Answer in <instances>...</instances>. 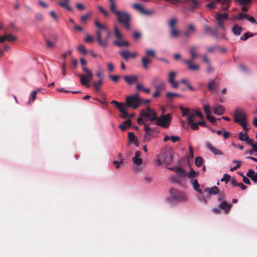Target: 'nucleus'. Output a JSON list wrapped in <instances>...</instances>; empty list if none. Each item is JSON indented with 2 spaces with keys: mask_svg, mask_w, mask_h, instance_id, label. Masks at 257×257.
I'll list each match as a JSON object with an SVG mask.
<instances>
[{
  "mask_svg": "<svg viewBox=\"0 0 257 257\" xmlns=\"http://www.w3.org/2000/svg\"><path fill=\"white\" fill-rule=\"evenodd\" d=\"M234 121L236 123H239L245 132H248L249 129L246 127V115L245 114L244 110L240 108H237L234 110L233 114Z\"/></svg>",
  "mask_w": 257,
  "mask_h": 257,
  "instance_id": "nucleus-1",
  "label": "nucleus"
},
{
  "mask_svg": "<svg viewBox=\"0 0 257 257\" xmlns=\"http://www.w3.org/2000/svg\"><path fill=\"white\" fill-rule=\"evenodd\" d=\"M117 21L127 30L131 29V16L127 12L120 11L116 16Z\"/></svg>",
  "mask_w": 257,
  "mask_h": 257,
  "instance_id": "nucleus-2",
  "label": "nucleus"
},
{
  "mask_svg": "<svg viewBox=\"0 0 257 257\" xmlns=\"http://www.w3.org/2000/svg\"><path fill=\"white\" fill-rule=\"evenodd\" d=\"M94 25L95 27H96L98 29L96 31V36H97V40L99 43V44L103 48H105L108 45V42L107 41V40H102V37H101V30H106L107 27L105 25H102L99 23V22L95 20L94 21Z\"/></svg>",
  "mask_w": 257,
  "mask_h": 257,
  "instance_id": "nucleus-3",
  "label": "nucleus"
},
{
  "mask_svg": "<svg viewBox=\"0 0 257 257\" xmlns=\"http://www.w3.org/2000/svg\"><path fill=\"white\" fill-rule=\"evenodd\" d=\"M113 30L114 36L117 40L113 41V44L118 47L130 46V43L128 42L122 40V35L116 25L114 26Z\"/></svg>",
  "mask_w": 257,
  "mask_h": 257,
  "instance_id": "nucleus-4",
  "label": "nucleus"
},
{
  "mask_svg": "<svg viewBox=\"0 0 257 257\" xmlns=\"http://www.w3.org/2000/svg\"><path fill=\"white\" fill-rule=\"evenodd\" d=\"M173 158V154L171 151L168 150L163 153L158 159V162L159 165H170Z\"/></svg>",
  "mask_w": 257,
  "mask_h": 257,
  "instance_id": "nucleus-5",
  "label": "nucleus"
},
{
  "mask_svg": "<svg viewBox=\"0 0 257 257\" xmlns=\"http://www.w3.org/2000/svg\"><path fill=\"white\" fill-rule=\"evenodd\" d=\"M177 22L178 20L176 18H172L168 21L169 33L172 38H177L181 34V32L176 26Z\"/></svg>",
  "mask_w": 257,
  "mask_h": 257,
  "instance_id": "nucleus-6",
  "label": "nucleus"
},
{
  "mask_svg": "<svg viewBox=\"0 0 257 257\" xmlns=\"http://www.w3.org/2000/svg\"><path fill=\"white\" fill-rule=\"evenodd\" d=\"M141 103L142 101L137 94L133 96H128L126 98L125 104L128 107L137 109Z\"/></svg>",
  "mask_w": 257,
  "mask_h": 257,
  "instance_id": "nucleus-7",
  "label": "nucleus"
},
{
  "mask_svg": "<svg viewBox=\"0 0 257 257\" xmlns=\"http://www.w3.org/2000/svg\"><path fill=\"white\" fill-rule=\"evenodd\" d=\"M140 115L144 118L149 120L151 122H153L158 118L157 112L150 107L142 110Z\"/></svg>",
  "mask_w": 257,
  "mask_h": 257,
  "instance_id": "nucleus-8",
  "label": "nucleus"
},
{
  "mask_svg": "<svg viewBox=\"0 0 257 257\" xmlns=\"http://www.w3.org/2000/svg\"><path fill=\"white\" fill-rule=\"evenodd\" d=\"M155 124L159 125L164 128H167L169 126L171 121V117L170 113L163 115L156 119Z\"/></svg>",
  "mask_w": 257,
  "mask_h": 257,
  "instance_id": "nucleus-9",
  "label": "nucleus"
},
{
  "mask_svg": "<svg viewBox=\"0 0 257 257\" xmlns=\"http://www.w3.org/2000/svg\"><path fill=\"white\" fill-rule=\"evenodd\" d=\"M112 104H114L115 107L119 109V112L121 113V117L123 118L128 117L129 114L125 110V107L123 103L119 102L115 100H112L110 102Z\"/></svg>",
  "mask_w": 257,
  "mask_h": 257,
  "instance_id": "nucleus-10",
  "label": "nucleus"
},
{
  "mask_svg": "<svg viewBox=\"0 0 257 257\" xmlns=\"http://www.w3.org/2000/svg\"><path fill=\"white\" fill-rule=\"evenodd\" d=\"M228 19V15L226 13L220 14L216 13V20L217 22L218 27L222 30H224V22Z\"/></svg>",
  "mask_w": 257,
  "mask_h": 257,
  "instance_id": "nucleus-11",
  "label": "nucleus"
},
{
  "mask_svg": "<svg viewBox=\"0 0 257 257\" xmlns=\"http://www.w3.org/2000/svg\"><path fill=\"white\" fill-rule=\"evenodd\" d=\"M182 3L186 6L188 10L191 12H194L200 6V2L195 0H188Z\"/></svg>",
  "mask_w": 257,
  "mask_h": 257,
  "instance_id": "nucleus-12",
  "label": "nucleus"
},
{
  "mask_svg": "<svg viewBox=\"0 0 257 257\" xmlns=\"http://www.w3.org/2000/svg\"><path fill=\"white\" fill-rule=\"evenodd\" d=\"M144 130L145 131V135L144 137V141L146 142L149 141L152 137H154L155 132L154 129L150 127L149 123L144 124Z\"/></svg>",
  "mask_w": 257,
  "mask_h": 257,
  "instance_id": "nucleus-13",
  "label": "nucleus"
},
{
  "mask_svg": "<svg viewBox=\"0 0 257 257\" xmlns=\"http://www.w3.org/2000/svg\"><path fill=\"white\" fill-rule=\"evenodd\" d=\"M152 84L156 90H164L166 88L165 83L158 77H155L152 80Z\"/></svg>",
  "mask_w": 257,
  "mask_h": 257,
  "instance_id": "nucleus-14",
  "label": "nucleus"
},
{
  "mask_svg": "<svg viewBox=\"0 0 257 257\" xmlns=\"http://www.w3.org/2000/svg\"><path fill=\"white\" fill-rule=\"evenodd\" d=\"M170 193L172 197L177 201H183L186 199V197L184 193L178 192L174 188L170 190Z\"/></svg>",
  "mask_w": 257,
  "mask_h": 257,
  "instance_id": "nucleus-15",
  "label": "nucleus"
},
{
  "mask_svg": "<svg viewBox=\"0 0 257 257\" xmlns=\"http://www.w3.org/2000/svg\"><path fill=\"white\" fill-rule=\"evenodd\" d=\"M177 73L174 71H171L169 74L168 81L173 88H177L179 85V82L175 81V78Z\"/></svg>",
  "mask_w": 257,
  "mask_h": 257,
  "instance_id": "nucleus-16",
  "label": "nucleus"
},
{
  "mask_svg": "<svg viewBox=\"0 0 257 257\" xmlns=\"http://www.w3.org/2000/svg\"><path fill=\"white\" fill-rule=\"evenodd\" d=\"M119 54L126 61L130 58H135L137 56L136 53H132L128 50L120 51L119 52Z\"/></svg>",
  "mask_w": 257,
  "mask_h": 257,
  "instance_id": "nucleus-17",
  "label": "nucleus"
},
{
  "mask_svg": "<svg viewBox=\"0 0 257 257\" xmlns=\"http://www.w3.org/2000/svg\"><path fill=\"white\" fill-rule=\"evenodd\" d=\"M206 147L207 149L210 150L215 155H223V153L220 150L215 148L211 143L207 142L206 144Z\"/></svg>",
  "mask_w": 257,
  "mask_h": 257,
  "instance_id": "nucleus-18",
  "label": "nucleus"
},
{
  "mask_svg": "<svg viewBox=\"0 0 257 257\" xmlns=\"http://www.w3.org/2000/svg\"><path fill=\"white\" fill-rule=\"evenodd\" d=\"M194 60H185L184 62L187 65L188 69L192 71H198L200 69V67L198 65L194 64L192 62Z\"/></svg>",
  "mask_w": 257,
  "mask_h": 257,
  "instance_id": "nucleus-19",
  "label": "nucleus"
},
{
  "mask_svg": "<svg viewBox=\"0 0 257 257\" xmlns=\"http://www.w3.org/2000/svg\"><path fill=\"white\" fill-rule=\"evenodd\" d=\"M17 39V38L10 34H6L2 36H0V42L3 43L5 41L8 40L11 42H14Z\"/></svg>",
  "mask_w": 257,
  "mask_h": 257,
  "instance_id": "nucleus-20",
  "label": "nucleus"
},
{
  "mask_svg": "<svg viewBox=\"0 0 257 257\" xmlns=\"http://www.w3.org/2000/svg\"><path fill=\"white\" fill-rule=\"evenodd\" d=\"M213 110L214 114L218 115L223 114L225 112V109L223 106L219 104H216L213 107Z\"/></svg>",
  "mask_w": 257,
  "mask_h": 257,
  "instance_id": "nucleus-21",
  "label": "nucleus"
},
{
  "mask_svg": "<svg viewBox=\"0 0 257 257\" xmlns=\"http://www.w3.org/2000/svg\"><path fill=\"white\" fill-rule=\"evenodd\" d=\"M198 49V47L197 46L194 45L190 47L189 48V53L191 55V58L190 60H195L198 56L196 51Z\"/></svg>",
  "mask_w": 257,
  "mask_h": 257,
  "instance_id": "nucleus-22",
  "label": "nucleus"
},
{
  "mask_svg": "<svg viewBox=\"0 0 257 257\" xmlns=\"http://www.w3.org/2000/svg\"><path fill=\"white\" fill-rule=\"evenodd\" d=\"M70 0H61L57 4L62 8L66 9L68 11L71 12L72 8L69 6Z\"/></svg>",
  "mask_w": 257,
  "mask_h": 257,
  "instance_id": "nucleus-23",
  "label": "nucleus"
},
{
  "mask_svg": "<svg viewBox=\"0 0 257 257\" xmlns=\"http://www.w3.org/2000/svg\"><path fill=\"white\" fill-rule=\"evenodd\" d=\"M196 32V29L193 24L188 25L187 30L184 32V35L186 37H190L193 33Z\"/></svg>",
  "mask_w": 257,
  "mask_h": 257,
  "instance_id": "nucleus-24",
  "label": "nucleus"
},
{
  "mask_svg": "<svg viewBox=\"0 0 257 257\" xmlns=\"http://www.w3.org/2000/svg\"><path fill=\"white\" fill-rule=\"evenodd\" d=\"M219 208L224 210L225 213H227L230 211L231 205L228 204L226 201H223L219 204Z\"/></svg>",
  "mask_w": 257,
  "mask_h": 257,
  "instance_id": "nucleus-25",
  "label": "nucleus"
},
{
  "mask_svg": "<svg viewBox=\"0 0 257 257\" xmlns=\"http://www.w3.org/2000/svg\"><path fill=\"white\" fill-rule=\"evenodd\" d=\"M124 79L125 82L128 84H132L134 83H136L138 81V78L136 76L134 75H127L124 77Z\"/></svg>",
  "mask_w": 257,
  "mask_h": 257,
  "instance_id": "nucleus-26",
  "label": "nucleus"
},
{
  "mask_svg": "<svg viewBox=\"0 0 257 257\" xmlns=\"http://www.w3.org/2000/svg\"><path fill=\"white\" fill-rule=\"evenodd\" d=\"M132 121L130 119H127L123 121L121 124L118 126V127L122 131H125L127 128L131 127Z\"/></svg>",
  "mask_w": 257,
  "mask_h": 257,
  "instance_id": "nucleus-27",
  "label": "nucleus"
},
{
  "mask_svg": "<svg viewBox=\"0 0 257 257\" xmlns=\"http://www.w3.org/2000/svg\"><path fill=\"white\" fill-rule=\"evenodd\" d=\"M218 84L214 80H211L207 84V89L212 92H216Z\"/></svg>",
  "mask_w": 257,
  "mask_h": 257,
  "instance_id": "nucleus-28",
  "label": "nucleus"
},
{
  "mask_svg": "<svg viewBox=\"0 0 257 257\" xmlns=\"http://www.w3.org/2000/svg\"><path fill=\"white\" fill-rule=\"evenodd\" d=\"M110 1L109 9L110 11L116 16L120 11L116 9V5L114 0H109Z\"/></svg>",
  "mask_w": 257,
  "mask_h": 257,
  "instance_id": "nucleus-29",
  "label": "nucleus"
},
{
  "mask_svg": "<svg viewBox=\"0 0 257 257\" xmlns=\"http://www.w3.org/2000/svg\"><path fill=\"white\" fill-rule=\"evenodd\" d=\"M204 192L211 195H215L218 193L219 189L216 186H214L211 188H205L204 189Z\"/></svg>",
  "mask_w": 257,
  "mask_h": 257,
  "instance_id": "nucleus-30",
  "label": "nucleus"
},
{
  "mask_svg": "<svg viewBox=\"0 0 257 257\" xmlns=\"http://www.w3.org/2000/svg\"><path fill=\"white\" fill-rule=\"evenodd\" d=\"M78 77L80 78V82L82 85L86 86L87 87H89L88 83L90 79L86 77L83 74H79Z\"/></svg>",
  "mask_w": 257,
  "mask_h": 257,
  "instance_id": "nucleus-31",
  "label": "nucleus"
},
{
  "mask_svg": "<svg viewBox=\"0 0 257 257\" xmlns=\"http://www.w3.org/2000/svg\"><path fill=\"white\" fill-rule=\"evenodd\" d=\"M134 9L137 10L141 14H144L146 12V10L142 7V6L138 3H135L133 5Z\"/></svg>",
  "mask_w": 257,
  "mask_h": 257,
  "instance_id": "nucleus-32",
  "label": "nucleus"
},
{
  "mask_svg": "<svg viewBox=\"0 0 257 257\" xmlns=\"http://www.w3.org/2000/svg\"><path fill=\"white\" fill-rule=\"evenodd\" d=\"M151 63V60L147 57H143L142 59V66L144 68L147 69L148 68V66Z\"/></svg>",
  "mask_w": 257,
  "mask_h": 257,
  "instance_id": "nucleus-33",
  "label": "nucleus"
},
{
  "mask_svg": "<svg viewBox=\"0 0 257 257\" xmlns=\"http://www.w3.org/2000/svg\"><path fill=\"white\" fill-rule=\"evenodd\" d=\"M232 32L236 35H240L242 32V28L238 25H235L232 29Z\"/></svg>",
  "mask_w": 257,
  "mask_h": 257,
  "instance_id": "nucleus-34",
  "label": "nucleus"
},
{
  "mask_svg": "<svg viewBox=\"0 0 257 257\" xmlns=\"http://www.w3.org/2000/svg\"><path fill=\"white\" fill-rule=\"evenodd\" d=\"M231 3V0H223L221 3V9L223 10H227Z\"/></svg>",
  "mask_w": 257,
  "mask_h": 257,
  "instance_id": "nucleus-35",
  "label": "nucleus"
},
{
  "mask_svg": "<svg viewBox=\"0 0 257 257\" xmlns=\"http://www.w3.org/2000/svg\"><path fill=\"white\" fill-rule=\"evenodd\" d=\"M192 184L194 189L200 194H202V191L199 189V184L197 179H194L192 181Z\"/></svg>",
  "mask_w": 257,
  "mask_h": 257,
  "instance_id": "nucleus-36",
  "label": "nucleus"
},
{
  "mask_svg": "<svg viewBox=\"0 0 257 257\" xmlns=\"http://www.w3.org/2000/svg\"><path fill=\"white\" fill-rule=\"evenodd\" d=\"M92 14L91 13H88L82 16L80 18V21L81 23L85 24L87 20L90 19Z\"/></svg>",
  "mask_w": 257,
  "mask_h": 257,
  "instance_id": "nucleus-37",
  "label": "nucleus"
},
{
  "mask_svg": "<svg viewBox=\"0 0 257 257\" xmlns=\"http://www.w3.org/2000/svg\"><path fill=\"white\" fill-rule=\"evenodd\" d=\"M166 96L167 98V99L169 100H172L175 97H181L182 95L178 93L168 92L166 93Z\"/></svg>",
  "mask_w": 257,
  "mask_h": 257,
  "instance_id": "nucleus-38",
  "label": "nucleus"
},
{
  "mask_svg": "<svg viewBox=\"0 0 257 257\" xmlns=\"http://www.w3.org/2000/svg\"><path fill=\"white\" fill-rule=\"evenodd\" d=\"M83 71L85 73V75H84L86 77L91 79L93 77V74L92 72L89 70L87 67H83L82 68Z\"/></svg>",
  "mask_w": 257,
  "mask_h": 257,
  "instance_id": "nucleus-39",
  "label": "nucleus"
},
{
  "mask_svg": "<svg viewBox=\"0 0 257 257\" xmlns=\"http://www.w3.org/2000/svg\"><path fill=\"white\" fill-rule=\"evenodd\" d=\"M102 79H100L98 81L94 82L93 83V87L95 90L97 91H99L100 90L101 86L102 84Z\"/></svg>",
  "mask_w": 257,
  "mask_h": 257,
  "instance_id": "nucleus-40",
  "label": "nucleus"
},
{
  "mask_svg": "<svg viewBox=\"0 0 257 257\" xmlns=\"http://www.w3.org/2000/svg\"><path fill=\"white\" fill-rule=\"evenodd\" d=\"M77 49L80 53L83 55H86L87 53V50L83 45H79Z\"/></svg>",
  "mask_w": 257,
  "mask_h": 257,
  "instance_id": "nucleus-41",
  "label": "nucleus"
},
{
  "mask_svg": "<svg viewBox=\"0 0 257 257\" xmlns=\"http://www.w3.org/2000/svg\"><path fill=\"white\" fill-rule=\"evenodd\" d=\"M198 173L196 172L192 168H191L189 172L187 174V176L189 178H194L196 177L198 175Z\"/></svg>",
  "mask_w": 257,
  "mask_h": 257,
  "instance_id": "nucleus-42",
  "label": "nucleus"
},
{
  "mask_svg": "<svg viewBox=\"0 0 257 257\" xmlns=\"http://www.w3.org/2000/svg\"><path fill=\"white\" fill-rule=\"evenodd\" d=\"M253 36V34L249 32H246L243 35H242L240 37L241 40H246L247 39H248L249 37H252Z\"/></svg>",
  "mask_w": 257,
  "mask_h": 257,
  "instance_id": "nucleus-43",
  "label": "nucleus"
},
{
  "mask_svg": "<svg viewBox=\"0 0 257 257\" xmlns=\"http://www.w3.org/2000/svg\"><path fill=\"white\" fill-rule=\"evenodd\" d=\"M128 138L131 143L135 142L137 139L133 132L128 133Z\"/></svg>",
  "mask_w": 257,
  "mask_h": 257,
  "instance_id": "nucleus-44",
  "label": "nucleus"
},
{
  "mask_svg": "<svg viewBox=\"0 0 257 257\" xmlns=\"http://www.w3.org/2000/svg\"><path fill=\"white\" fill-rule=\"evenodd\" d=\"M195 165L200 167L203 164V159L201 157H197L195 160Z\"/></svg>",
  "mask_w": 257,
  "mask_h": 257,
  "instance_id": "nucleus-45",
  "label": "nucleus"
},
{
  "mask_svg": "<svg viewBox=\"0 0 257 257\" xmlns=\"http://www.w3.org/2000/svg\"><path fill=\"white\" fill-rule=\"evenodd\" d=\"M231 180V176L227 174H224L223 178L221 179L220 181L221 182H225L226 184H227L228 182H229Z\"/></svg>",
  "mask_w": 257,
  "mask_h": 257,
  "instance_id": "nucleus-46",
  "label": "nucleus"
},
{
  "mask_svg": "<svg viewBox=\"0 0 257 257\" xmlns=\"http://www.w3.org/2000/svg\"><path fill=\"white\" fill-rule=\"evenodd\" d=\"M97 9L101 13H102L104 15V16L105 17H108L109 13L107 11L105 10L101 6H98Z\"/></svg>",
  "mask_w": 257,
  "mask_h": 257,
  "instance_id": "nucleus-47",
  "label": "nucleus"
},
{
  "mask_svg": "<svg viewBox=\"0 0 257 257\" xmlns=\"http://www.w3.org/2000/svg\"><path fill=\"white\" fill-rule=\"evenodd\" d=\"M194 157V153H193V149L192 146H189V154L187 156V159L188 160H191Z\"/></svg>",
  "mask_w": 257,
  "mask_h": 257,
  "instance_id": "nucleus-48",
  "label": "nucleus"
},
{
  "mask_svg": "<svg viewBox=\"0 0 257 257\" xmlns=\"http://www.w3.org/2000/svg\"><path fill=\"white\" fill-rule=\"evenodd\" d=\"M180 110L182 113L183 116L188 115L190 112V110L188 108H184L182 106L180 107Z\"/></svg>",
  "mask_w": 257,
  "mask_h": 257,
  "instance_id": "nucleus-49",
  "label": "nucleus"
},
{
  "mask_svg": "<svg viewBox=\"0 0 257 257\" xmlns=\"http://www.w3.org/2000/svg\"><path fill=\"white\" fill-rule=\"evenodd\" d=\"M203 108H204V112L206 114V116L210 115L211 114V112L210 107L209 106V105H205L204 106Z\"/></svg>",
  "mask_w": 257,
  "mask_h": 257,
  "instance_id": "nucleus-50",
  "label": "nucleus"
},
{
  "mask_svg": "<svg viewBox=\"0 0 257 257\" xmlns=\"http://www.w3.org/2000/svg\"><path fill=\"white\" fill-rule=\"evenodd\" d=\"M146 55L148 56L155 57L156 54L154 50L152 49H148L146 51Z\"/></svg>",
  "mask_w": 257,
  "mask_h": 257,
  "instance_id": "nucleus-51",
  "label": "nucleus"
},
{
  "mask_svg": "<svg viewBox=\"0 0 257 257\" xmlns=\"http://www.w3.org/2000/svg\"><path fill=\"white\" fill-rule=\"evenodd\" d=\"M133 162L137 165H140L143 162L142 159L140 158H133Z\"/></svg>",
  "mask_w": 257,
  "mask_h": 257,
  "instance_id": "nucleus-52",
  "label": "nucleus"
},
{
  "mask_svg": "<svg viewBox=\"0 0 257 257\" xmlns=\"http://www.w3.org/2000/svg\"><path fill=\"white\" fill-rule=\"evenodd\" d=\"M247 16V14L245 13H239L236 17L235 19L237 20H241L244 18H245V17Z\"/></svg>",
  "mask_w": 257,
  "mask_h": 257,
  "instance_id": "nucleus-53",
  "label": "nucleus"
},
{
  "mask_svg": "<svg viewBox=\"0 0 257 257\" xmlns=\"http://www.w3.org/2000/svg\"><path fill=\"white\" fill-rule=\"evenodd\" d=\"M189 124L190 125L191 128L193 130H197L199 128L197 122H194V121H192V123H189Z\"/></svg>",
  "mask_w": 257,
  "mask_h": 257,
  "instance_id": "nucleus-54",
  "label": "nucleus"
},
{
  "mask_svg": "<svg viewBox=\"0 0 257 257\" xmlns=\"http://www.w3.org/2000/svg\"><path fill=\"white\" fill-rule=\"evenodd\" d=\"M244 141L248 145H250L252 147V145L254 144L253 143V141L252 139H249L248 136L245 137V139H244Z\"/></svg>",
  "mask_w": 257,
  "mask_h": 257,
  "instance_id": "nucleus-55",
  "label": "nucleus"
},
{
  "mask_svg": "<svg viewBox=\"0 0 257 257\" xmlns=\"http://www.w3.org/2000/svg\"><path fill=\"white\" fill-rule=\"evenodd\" d=\"M247 133V132H245V133H243L242 132H240L239 134V136H238L239 139L241 141H244V139H245V137L248 136Z\"/></svg>",
  "mask_w": 257,
  "mask_h": 257,
  "instance_id": "nucleus-56",
  "label": "nucleus"
},
{
  "mask_svg": "<svg viewBox=\"0 0 257 257\" xmlns=\"http://www.w3.org/2000/svg\"><path fill=\"white\" fill-rule=\"evenodd\" d=\"M84 40L86 43H89L93 42L94 41V39L91 36L87 35Z\"/></svg>",
  "mask_w": 257,
  "mask_h": 257,
  "instance_id": "nucleus-57",
  "label": "nucleus"
},
{
  "mask_svg": "<svg viewBox=\"0 0 257 257\" xmlns=\"http://www.w3.org/2000/svg\"><path fill=\"white\" fill-rule=\"evenodd\" d=\"M123 159H122L120 161L118 162L117 161H114L113 162V164L115 165V167L116 169H118L120 167V166L122 163Z\"/></svg>",
  "mask_w": 257,
  "mask_h": 257,
  "instance_id": "nucleus-58",
  "label": "nucleus"
},
{
  "mask_svg": "<svg viewBox=\"0 0 257 257\" xmlns=\"http://www.w3.org/2000/svg\"><path fill=\"white\" fill-rule=\"evenodd\" d=\"M241 175L242 176V180H243V182L247 185H250L251 183H250L249 179L248 178L243 176L242 173H241Z\"/></svg>",
  "mask_w": 257,
  "mask_h": 257,
  "instance_id": "nucleus-59",
  "label": "nucleus"
},
{
  "mask_svg": "<svg viewBox=\"0 0 257 257\" xmlns=\"http://www.w3.org/2000/svg\"><path fill=\"white\" fill-rule=\"evenodd\" d=\"M109 78H110L113 82H117L118 79L120 78V76L118 75H110L109 76Z\"/></svg>",
  "mask_w": 257,
  "mask_h": 257,
  "instance_id": "nucleus-60",
  "label": "nucleus"
},
{
  "mask_svg": "<svg viewBox=\"0 0 257 257\" xmlns=\"http://www.w3.org/2000/svg\"><path fill=\"white\" fill-rule=\"evenodd\" d=\"M245 19H246L248 21L252 23H255L256 24V22L254 19V18L251 16H250L249 15L247 14V16L245 17Z\"/></svg>",
  "mask_w": 257,
  "mask_h": 257,
  "instance_id": "nucleus-61",
  "label": "nucleus"
},
{
  "mask_svg": "<svg viewBox=\"0 0 257 257\" xmlns=\"http://www.w3.org/2000/svg\"><path fill=\"white\" fill-rule=\"evenodd\" d=\"M231 180V183L233 187H237L239 185V182H237L236 179L234 178H232Z\"/></svg>",
  "mask_w": 257,
  "mask_h": 257,
  "instance_id": "nucleus-62",
  "label": "nucleus"
},
{
  "mask_svg": "<svg viewBox=\"0 0 257 257\" xmlns=\"http://www.w3.org/2000/svg\"><path fill=\"white\" fill-rule=\"evenodd\" d=\"M207 119L209 120L211 123H214L216 121V118L213 116L208 115L206 116Z\"/></svg>",
  "mask_w": 257,
  "mask_h": 257,
  "instance_id": "nucleus-63",
  "label": "nucleus"
},
{
  "mask_svg": "<svg viewBox=\"0 0 257 257\" xmlns=\"http://www.w3.org/2000/svg\"><path fill=\"white\" fill-rule=\"evenodd\" d=\"M75 6L80 11H82L85 9V6L81 3L77 4Z\"/></svg>",
  "mask_w": 257,
  "mask_h": 257,
  "instance_id": "nucleus-64",
  "label": "nucleus"
}]
</instances>
